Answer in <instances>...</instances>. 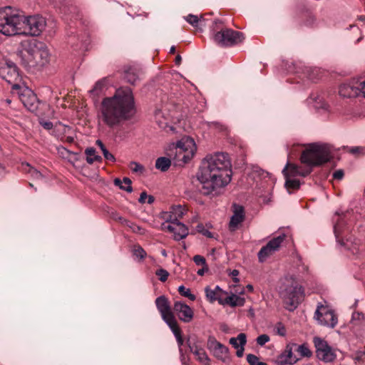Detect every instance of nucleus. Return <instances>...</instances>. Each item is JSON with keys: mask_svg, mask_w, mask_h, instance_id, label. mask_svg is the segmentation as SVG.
I'll list each match as a JSON object with an SVG mask.
<instances>
[{"mask_svg": "<svg viewBox=\"0 0 365 365\" xmlns=\"http://www.w3.org/2000/svg\"><path fill=\"white\" fill-rule=\"evenodd\" d=\"M231 162L227 153H216L207 155L201 162L196 174L204 195H215L220 188L227 185L232 179Z\"/></svg>", "mask_w": 365, "mask_h": 365, "instance_id": "f257e3e1", "label": "nucleus"}, {"mask_svg": "<svg viewBox=\"0 0 365 365\" xmlns=\"http://www.w3.org/2000/svg\"><path fill=\"white\" fill-rule=\"evenodd\" d=\"M136 113L131 88L120 87L113 96L104 98L98 114L99 123L113 129L131 120Z\"/></svg>", "mask_w": 365, "mask_h": 365, "instance_id": "f03ea898", "label": "nucleus"}, {"mask_svg": "<svg viewBox=\"0 0 365 365\" xmlns=\"http://www.w3.org/2000/svg\"><path fill=\"white\" fill-rule=\"evenodd\" d=\"M20 46L18 56L25 67H43L49 62L50 53L43 43L36 39L24 40Z\"/></svg>", "mask_w": 365, "mask_h": 365, "instance_id": "7ed1b4c3", "label": "nucleus"}, {"mask_svg": "<svg viewBox=\"0 0 365 365\" xmlns=\"http://www.w3.org/2000/svg\"><path fill=\"white\" fill-rule=\"evenodd\" d=\"M279 295L284 307L289 311H294L304 299V288L294 277H286L279 287Z\"/></svg>", "mask_w": 365, "mask_h": 365, "instance_id": "20e7f679", "label": "nucleus"}, {"mask_svg": "<svg viewBox=\"0 0 365 365\" xmlns=\"http://www.w3.org/2000/svg\"><path fill=\"white\" fill-rule=\"evenodd\" d=\"M24 15L11 6L0 9V33L8 36L21 35Z\"/></svg>", "mask_w": 365, "mask_h": 365, "instance_id": "39448f33", "label": "nucleus"}, {"mask_svg": "<svg viewBox=\"0 0 365 365\" xmlns=\"http://www.w3.org/2000/svg\"><path fill=\"white\" fill-rule=\"evenodd\" d=\"M220 20H215L212 26L214 41L220 46H233L242 43L245 36L244 34L232 29L225 28L222 26Z\"/></svg>", "mask_w": 365, "mask_h": 365, "instance_id": "423d86ee", "label": "nucleus"}, {"mask_svg": "<svg viewBox=\"0 0 365 365\" xmlns=\"http://www.w3.org/2000/svg\"><path fill=\"white\" fill-rule=\"evenodd\" d=\"M331 150L327 144L313 143L301 155V162L309 166H319L330 160Z\"/></svg>", "mask_w": 365, "mask_h": 365, "instance_id": "0eeeda50", "label": "nucleus"}, {"mask_svg": "<svg viewBox=\"0 0 365 365\" xmlns=\"http://www.w3.org/2000/svg\"><path fill=\"white\" fill-rule=\"evenodd\" d=\"M177 161H182L183 163H188L194 156L197 147L194 140L190 137H184L175 145Z\"/></svg>", "mask_w": 365, "mask_h": 365, "instance_id": "6e6552de", "label": "nucleus"}, {"mask_svg": "<svg viewBox=\"0 0 365 365\" xmlns=\"http://www.w3.org/2000/svg\"><path fill=\"white\" fill-rule=\"evenodd\" d=\"M24 25L22 26L21 35L33 36H39L46 25L45 19L38 15L28 17L24 16Z\"/></svg>", "mask_w": 365, "mask_h": 365, "instance_id": "1a4fd4ad", "label": "nucleus"}, {"mask_svg": "<svg viewBox=\"0 0 365 365\" xmlns=\"http://www.w3.org/2000/svg\"><path fill=\"white\" fill-rule=\"evenodd\" d=\"M314 319L321 326L334 328L338 322L337 317L334 312L328 306L322 303L317 304Z\"/></svg>", "mask_w": 365, "mask_h": 365, "instance_id": "9d476101", "label": "nucleus"}, {"mask_svg": "<svg viewBox=\"0 0 365 365\" xmlns=\"http://www.w3.org/2000/svg\"><path fill=\"white\" fill-rule=\"evenodd\" d=\"M0 77L11 86L13 89L19 88L21 78L16 65L11 61H6L0 66Z\"/></svg>", "mask_w": 365, "mask_h": 365, "instance_id": "9b49d317", "label": "nucleus"}, {"mask_svg": "<svg viewBox=\"0 0 365 365\" xmlns=\"http://www.w3.org/2000/svg\"><path fill=\"white\" fill-rule=\"evenodd\" d=\"M314 344L316 347L317 356L320 361L330 363L336 359V355L334 351L325 340L319 337H314Z\"/></svg>", "mask_w": 365, "mask_h": 365, "instance_id": "f8f14e48", "label": "nucleus"}, {"mask_svg": "<svg viewBox=\"0 0 365 365\" xmlns=\"http://www.w3.org/2000/svg\"><path fill=\"white\" fill-rule=\"evenodd\" d=\"M339 95L346 98H355L362 94L365 98V81L353 80L348 83H344L339 87Z\"/></svg>", "mask_w": 365, "mask_h": 365, "instance_id": "ddd939ff", "label": "nucleus"}, {"mask_svg": "<svg viewBox=\"0 0 365 365\" xmlns=\"http://www.w3.org/2000/svg\"><path fill=\"white\" fill-rule=\"evenodd\" d=\"M155 304L162 319L168 324L177 322L174 313L171 310L170 302L164 295L160 296L155 299Z\"/></svg>", "mask_w": 365, "mask_h": 365, "instance_id": "4468645a", "label": "nucleus"}, {"mask_svg": "<svg viewBox=\"0 0 365 365\" xmlns=\"http://www.w3.org/2000/svg\"><path fill=\"white\" fill-rule=\"evenodd\" d=\"M285 238L286 235L284 234H282L269 240L267 244L262 247L259 251V261L261 262H264L269 256L277 251Z\"/></svg>", "mask_w": 365, "mask_h": 365, "instance_id": "2eb2a0df", "label": "nucleus"}, {"mask_svg": "<svg viewBox=\"0 0 365 365\" xmlns=\"http://www.w3.org/2000/svg\"><path fill=\"white\" fill-rule=\"evenodd\" d=\"M285 238L286 235L284 234H282L269 240L267 244L262 247L259 251V261L261 262H264L269 256L277 251Z\"/></svg>", "mask_w": 365, "mask_h": 365, "instance_id": "dca6fc26", "label": "nucleus"}, {"mask_svg": "<svg viewBox=\"0 0 365 365\" xmlns=\"http://www.w3.org/2000/svg\"><path fill=\"white\" fill-rule=\"evenodd\" d=\"M208 349L212 351L214 356L222 361L229 360V349L217 341L214 337H210L207 341Z\"/></svg>", "mask_w": 365, "mask_h": 365, "instance_id": "f3484780", "label": "nucleus"}, {"mask_svg": "<svg viewBox=\"0 0 365 365\" xmlns=\"http://www.w3.org/2000/svg\"><path fill=\"white\" fill-rule=\"evenodd\" d=\"M174 312L179 319L185 323L190 322L194 317V312L186 304L181 302H175L173 305Z\"/></svg>", "mask_w": 365, "mask_h": 365, "instance_id": "a211bd4d", "label": "nucleus"}, {"mask_svg": "<svg viewBox=\"0 0 365 365\" xmlns=\"http://www.w3.org/2000/svg\"><path fill=\"white\" fill-rule=\"evenodd\" d=\"M163 228L173 233L175 240H180L188 235L187 227L179 221L169 222L168 225L163 224Z\"/></svg>", "mask_w": 365, "mask_h": 365, "instance_id": "6ab92c4d", "label": "nucleus"}, {"mask_svg": "<svg viewBox=\"0 0 365 365\" xmlns=\"http://www.w3.org/2000/svg\"><path fill=\"white\" fill-rule=\"evenodd\" d=\"M185 212L186 210L182 205H173L170 207V211L162 212L160 217L166 222H177L183 217Z\"/></svg>", "mask_w": 365, "mask_h": 365, "instance_id": "aec40b11", "label": "nucleus"}, {"mask_svg": "<svg viewBox=\"0 0 365 365\" xmlns=\"http://www.w3.org/2000/svg\"><path fill=\"white\" fill-rule=\"evenodd\" d=\"M296 344H287L284 351L280 354L275 360L277 365L294 364L298 359L293 356L292 348L296 346Z\"/></svg>", "mask_w": 365, "mask_h": 365, "instance_id": "412c9836", "label": "nucleus"}, {"mask_svg": "<svg viewBox=\"0 0 365 365\" xmlns=\"http://www.w3.org/2000/svg\"><path fill=\"white\" fill-rule=\"evenodd\" d=\"M234 210L233 215L231 217L229 228L230 230L233 232L235 231L240 223H242L245 220V210L244 207L242 205H233Z\"/></svg>", "mask_w": 365, "mask_h": 365, "instance_id": "4be33fe9", "label": "nucleus"}, {"mask_svg": "<svg viewBox=\"0 0 365 365\" xmlns=\"http://www.w3.org/2000/svg\"><path fill=\"white\" fill-rule=\"evenodd\" d=\"M165 111L166 109L157 110L155 112V120L160 128L173 130V127L170 123L174 121V117L170 115H165Z\"/></svg>", "mask_w": 365, "mask_h": 365, "instance_id": "5701e85b", "label": "nucleus"}, {"mask_svg": "<svg viewBox=\"0 0 365 365\" xmlns=\"http://www.w3.org/2000/svg\"><path fill=\"white\" fill-rule=\"evenodd\" d=\"M20 100L29 110L36 112L38 107L37 96L30 91L20 96Z\"/></svg>", "mask_w": 365, "mask_h": 365, "instance_id": "b1692460", "label": "nucleus"}, {"mask_svg": "<svg viewBox=\"0 0 365 365\" xmlns=\"http://www.w3.org/2000/svg\"><path fill=\"white\" fill-rule=\"evenodd\" d=\"M206 297L210 302L218 301L219 304H224L222 297L227 292H224L219 286H216L214 289L210 287L205 289Z\"/></svg>", "mask_w": 365, "mask_h": 365, "instance_id": "393cba45", "label": "nucleus"}, {"mask_svg": "<svg viewBox=\"0 0 365 365\" xmlns=\"http://www.w3.org/2000/svg\"><path fill=\"white\" fill-rule=\"evenodd\" d=\"M188 346L191 352H192L196 356L197 359L201 363L206 364L209 361V358L204 350V349L197 346H192L188 344Z\"/></svg>", "mask_w": 365, "mask_h": 365, "instance_id": "a878e982", "label": "nucleus"}, {"mask_svg": "<svg viewBox=\"0 0 365 365\" xmlns=\"http://www.w3.org/2000/svg\"><path fill=\"white\" fill-rule=\"evenodd\" d=\"M299 169H301V166L287 163L282 173L284 177L293 178L299 176Z\"/></svg>", "mask_w": 365, "mask_h": 365, "instance_id": "bb28decb", "label": "nucleus"}, {"mask_svg": "<svg viewBox=\"0 0 365 365\" xmlns=\"http://www.w3.org/2000/svg\"><path fill=\"white\" fill-rule=\"evenodd\" d=\"M170 329L172 330L173 334L175 335L176 338L177 343L178 344L179 347H181L183 344L184 340L182 336V331L180 328L178 326V322H175L173 324H170L168 325ZM180 351H181L182 349L180 348Z\"/></svg>", "mask_w": 365, "mask_h": 365, "instance_id": "cd10ccee", "label": "nucleus"}, {"mask_svg": "<svg viewBox=\"0 0 365 365\" xmlns=\"http://www.w3.org/2000/svg\"><path fill=\"white\" fill-rule=\"evenodd\" d=\"M245 302V301L244 298H242L234 294L227 297L223 301L224 304H229L231 307L243 306Z\"/></svg>", "mask_w": 365, "mask_h": 365, "instance_id": "c85d7f7f", "label": "nucleus"}, {"mask_svg": "<svg viewBox=\"0 0 365 365\" xmlns=\"http://www.w3.org/2000/svg\"><path fill=\"white\" fill-rule=\"evenodd\" d=\"M85 154L86 155V162L91 165L94 162H101L102 158L96 155V151L94 148H88L85 150Z\"/></svg>", "mask_w": 365, "mask_h": 365, "instance_id": "c756f323", "label": "nucleus"}, {"mask_svg": "<svg viewBox=\"0 0 365 365\" xmlns=\"http://www.w3.org/2000/svg\"><path fill=\"white\" fill-rule=\"evenodd\" d=\"M131 183V180L126 177L123 178V181L118 178L114 180V184L115 185L119 186L121 190H125L128 192L133 191Z\"/></svg>", "mask_w": 365, "mask_h": 365, "instance_id": "7c9ffc66", "label": "nucleus"}, {"mask_svg": "<svg viewBox=\"0 0 365 365\" xmlns=\"http://www.w3.org/2000/svg\"><path fill=\"white\" fill-rule=\"evenodd\" d=\"M171 165V160L165 157H160L155 161V168L162 172L167 171Z\"/></svg>", "mask_w": 365, "mask_h": 365, "instance_id": "2f4dec72", "label": "nucleus"}, {"mask_svg": "<svg viewBox=\"0 0 365 365\" xmlns=\"http://www.w3.org/2000/svg\"><path fill=\"white\" fill-rule=\"evenodd\" d=\"M124 78L128 83L132 85H135L136 82L139 80V76L135 69L129 68L127 71H125L124 74Z\"/></svg>", "mask_w": 365, "mask_h": 365, "instance_id": "473e14b6", "label": "nucleus"}, {"mask_svg": "<svg viewBox=\"0 0 365 365\" xmlns=\"http://www.w3.org/2000/svg\"><path fill=\"white\" fill-rule=\"evenodd\" d=\"M185 21L192 25L195 28H200L202 25V21H204L202 16L198 17L196 15L189 14L187 16L184 17Z\"/></svg>", "mask_w": 365, "mask_h": 365, "instance_id": "72a5a7b5", "label": "nucleus"}, {"mask_svg": "<svg viewBox=\"0 0 365 365\" xmlns=\"http://www.w3.org/2000/svg\"><path fill=\"white\" fill-rule=\"evenodd\" d=\"M23 166H26L24 170L30 174L34 179L40 180L43 178L41 173L31 167L29 163L23 164Z\"/></svg>", "mask_w": 365, "mask_h": 365, "instance_id": "f704fd0d", "label": "nucleus"}, {"mask_svg": "<svg viewBox=\"0 0 365 365\" xmlns=\"http://www.w3.org/2000/svg\"><path fill=\"white\" fill-rule=\"evenodd\" d=\"M334 234H335V236H336V241L339 244H340L341 246H344V247H347V242H345L344 241V239H343V237H342V231L341 230V228H340V224L339 222H337L335 225H334ZM349 240H346V242H348Z\"/></svg>", "mask_w": 365, "mask_h": 365, "instance_id": "c9c22d12", "label": "nucleus"}, {"mask_svg": "<svg viewBox=\"0 0 365 365\" xmlns=\"http://www.w3.org/2000/svg\"><path fill=\"white\" fill-rule=\"evenodd\" d=\"M238 339L240 344V347L237 349L236 355L238 357H242L244 352V346L247 343V336L245 333H240L238 334Z\"/></svg>", "mask_w": 365, "mask_h": 365, "instance_id": "e433bc0d", "label": "nucleus"}, {"mask_svg": "<svg viewBox=\"0 0 365 365\" xmlns=\"http://www.w3.org/2000/svg\"><path fill=\"white\" fill-rule=\"evenodd\" d=\"M286 179L285 181V187L289 190H298L300 187V182L297 179H292V178L284 177Z\"/></svg>", "mask_w": 365, "mask_h": 365, "instance_id": "4c0bfd02", "label": "nucleus"}, {"mask_svg": "<svg viewBox=\"0 0 365 365\" xmlns=\"http://www.w3.org/2000/svg\"><path fill=\"white\" fill-rule=\"evenodd\" d=\"M352 359L356 363L365 364V346L356 351L352 356Z\"/></svg>", "mask_w": 365, "mask_h": 365, "instance_id": "58836bf2", "label": "nucleus"}, {"mask_svg": "<svg viewBox=\"0 0 365 365\" xmlns=\"http://www.w3.org/2000/svg\"><path fill=\"white\" fill-rule=\"evenodd\" d=\"M133 255L140 259H143L146 257V252L140 245H134L133 248Z\"/></svg>", "mask_w": 365, "mask_h": 365, "instance_id": "ea45409f", "label": "nucleus"}, {"mask_svg": "<svg viewBox=\"0 0 365 365\" xmlns=\"http://www.w3.org/2000/svg\"><path fill=\"white\" fill-rule=\"evenodd\" d=\"M117 220H118L121 224H123V225H126V226H128V227H130V228L133 230V231L134 232H140V230H141V228H140L139 226H138V225H136L133 224V222H130V221L127 220L126 219H125V218H123V217H118L117 218Z\"/></svg>", "mask_w": 365, "mask_h": 365, "instance_id": "a19ab883", "label": "nucleus"}, {"mask_svg": "<svg viewBox=\"0 0 365 365\" xmlns=\"http://www.w3.org/2000/svg\"><path fill=\"white\" fill-rule=\"evenodd\" d=\"M178 290L182 296H183L185 297H187L191 301L195 300V299H196L195 295L192 294L190 292V290L189 289L185 288L183 285L180 286L178 287Z\"/></svg>", "mask_w": 365, "mask_h": 365, "instance_id": "79ce46f5", "label": "nucleus"}, {"mask_svg": "<svg viewBox=\"0 0 365 365\" xmlns=\"http://www.w3.org/2000/svg\"><path fill=\"white\" fill-rule=\"evenodd\" d=\"M105 80H100L98 82L96 83L93 89L90 91V93H92L94 96H98L103 88L105 86Z\"/></svg>", "mask_w": 365, "mask_h": 365, "instance_id": "37998d69", "label": "nucleus"}, {"mask_svg": "<svg viewBox=\"0 0 365 365\" xmlns=\"http://www.w3.org/2000/svg\"><path fill=\"white\" fill-rule=\"evenodd\" d=\"M297 351L302 357H310L312 356V351L305 344L298 346Z\"/></svg>", "mask_w": 365, "mask_h": 365, "instance_id": "c03bdc74", "label": "nucleus"}, {"mask_svg": "<svg viewBox=\"0 0 365 365\" xmlns=\"http://www.w3.org/2000/svg\"><path fill=\"white\" fill-rule=\"evenodd\" d=\"M247 361L250 365H267L264 362H262L259 361V358L252 354H249L247 355Z\"/></svg>", "mask_w": 365, "mask_h": 365, "instance_id": "a18cd8bd", "label": "nucleus"}, {"mask_svg": "<svg viewBox=\"0 0 365 365\" xmlns=\"http://www.w3.org/2000/svg\"><path fill=\"white\" fill-rule=\"evenodd\" d=\"M129 168L133 173H143L145 171V168L140 163L132 161L129 165Z\"/></svg>", "mask_w": 365, "mask_h": 365, "instance_id": "49530a36", "label": "nucleus"}, {"mask_svg": "<svg viewBox=\"0 0 365 365\" xmlns=\"http://www.w3.org/2000/svg\"><path fill=\"white\" fill-rule=\"evenodd\" d=\"M155 274L158 277L159 280L164 282H165L169 276V273L165 269L160 268L155 272Z\"/></svg>", "mask_w": 365, "mask_h": 365, "instance_id": "de8ad7c7", "label": "nucleus"}, {"mask_svg": "<svg viewBox=\"0 0 365 365\" xmlns=\"http://www.w3.org/2000/svg\"><path fill=\"white\" fill-rule=\"evenodd\" d=\"M274 330L279 336H284L286 335V328L282 323H277L274 327Z\"/></svg>", "mask_w": 365, "mask_h": 365, "instance_id": "09e8293b", "label": "nucleus"}, {"mask_svg": "<svg viewBox=\"0 0 365 365\" xmlns=\"http://www.w3.org/2000/svg\"><path fill=\"white\" fill-rule=\"evenodd\" d=\"M193 261L197 265L207 266L205 258L201 255H195L193 257Z\"/></svg>", "mask_w": 365, "mask_h": 365, "instance_id": "8fccbe9b", "label": "nucleus"}, {"mask_svg": "<svg viewBox=\"0 0 365 365\" xmlns=\"http://www.w3.org/2000/svg\"><path fill=\"white\" fill-rule=\"evenodd\" d=\"M312 171V166L307 165L306 167H302L299 169V176L306 177L309 175Z\"/></svg>", "mask_w": 365, "mask_h": 365, "instance_id": "3c124183", "label": "nucleus"}, {"mask_svg": "<svg viewBox=\"0 0 365 365\" xmlns=\"http://www.w3.org/2000/svg\"><path fill=\"white\" fill-rule=\"evenodd\" d=\"M256 341L258 345L263 346L269 341V336L267 334H261L257 338Z\"/></svg>", "mask_w": 365, "mask_h": 365, "instance_id": "603ef678", "label": "nucleus"}, {"mask_svg": "<svg viewBox=\"0 0 365 365\" xmlns=\"http://www.w3.org/2000/svg\"><path fill=\"white\" fill-rule=\"evenodd\" d=\"M344 170H337L333 173V178L335 180H341L344 177Z\"/></svg>", "mask_w": 365, "mask_h": 365, "instance_id": "864d4df0", "label": "nucleus"}, {"mask_svg": "<svg viewBox=\"0 0 365 365\" xmlns=\"http://www.w3.org/2000/svg\"><path fill=\"white\" fill-rule=\"evenodd\" d=\"M40 124L41 125V126L46 129V130H51L53 128V123L51 121H44V120H41L40 121Z\"/></svg>", "mask_w": 365, "mask_h": 365, "instance_id": "5fc2aeb1", "label": "nucleus"}, {"mask_svg": "<svg viewBox=\"0 0 365 365\" xmlns=\"http://www.w3.org/2000/svg\"><path fill=\"white\" fill-rule=\"evenodd\" d=\"M238 336L236 338L232 337L230 339V344H232L234 348L238 349L240 347V343L238 344Z\"/></svg>", "mask_w": 365, "mask_h": 365, "instance_id": "6e6d98bb", "label": "nucleus"}, {"mask_svg": "<svg viewBox=\"0 0 365 365\" xmlns=\"http://www.w3.org/2000/svg\"><path fill=\"white\" fill-rule=\"evenodd\" d=\"M104 158L107 160H109V161H111V162H115V158L114 157V155L110 153L109 151L108 152H106L105 154L103 155Z\"/></svg>", "mask_w": 365, "mask_h": 365, "instance_id": "4d7b16f0", "label": "nucleus"}, {"mask_svg": "<svg viewBox=\"0 0 365 365\" xmlns=\"http://www.w3.org/2000/svg\"><path fill=\"white\" fill-rule=\"evenodd\" d=\"M147 197H148V195H147V193L145 192H141V194L140 195V197L138 199L139 202L140 203H145Z\"/></svg>", "mask_w": 365, "mask_h": 365, "instance_id": "13d9d810", "label": "nucleus"}, {"mask_svg": "<svg viewBox=\"0 0 365 365\" xmlns=\"http://www.w3.org/2000/svg\"><path fill=\"white\" fill-rule=\"evenodd\" d=\"M207 270H208L207 266L203 267L202 269H200L197 273L198 275L202 276L204 274L205 272L207 271Z\"/></svg>", "mask_w": 365, "mask_h": 365, "instance_id": "bf43d9fd", "label": "nucleus"}, {"mask_svg": "<svg viewBox=\"0 0 365 365\" xmlns=\"http://www.w3.org/2000/svg\"><path fill=\"white\" fill-rule=\"evenodd\" d=\"M181 61H182V58H181L180 55H179V54L177 55L175 57V64L179 66L181 63Z\"/></svg>", "mask_w": 365, "mask_h": 365, "instance_id": "052dcab7", "label": "nucleus"}, {"mask_svg": "<svg viewBox=\"0 0 365 365\" xmlns=\"http://www.w3.org/2000/svg\"><path fill=\"white\" fill-rule=\"evenodd\" d=\"M360 150H361V148L355 147V148H352L350 151L353 154H356V153H359L360 152Z\"/></svg>", "mask_w": 365, "mask_h": 365, "instance_id": "680f3d73", "label": "nucleus"}, {"mask_svg": "<svg viewBox=\"0 0 365 365\" xmlns=\"http://www.w3.org/2000/svg\"><path fill=\"white\" fill-rule=\"evenodd\" d=\"M147 198H148V201H147V202H148V204H152V203L154 202V200H155L154 197H153V196H152V195H148V197H147Z\"/></svg>", "mask_w": 365, "mask_h": 365, "instance_id": "e2e57ef3", "label": "nucleus"}, {"mask_svg": "<svg viewBox=\"0 0 365 365\" xmlns=\"http://www.w3.org/2000/svg\"><path fill=\"white\" fill-rule=\"evenodd\" d=\"M66 142L68 143H72L74 142V138L72 136H67L66 138Z\"/></svg>", "mask_w": 365, "mask_h": 365, "instance_id": "0e129e2a", "label": "nucleus"}, {"mask_svg": "<svg viewBox=\"0 0 365 365\" xmlns=\"http://www.w3.org/2000/svg\"><path fill=\"white\" fill-rule=\"evenodd\" d=\"M96 144L100 147V148H101H101H103L105 147V145H103V143H102V141H101V140H98L96 141Z\"/></svg>", "mask_w": 365, "mask_h": 365, "instance_id": "69168bd1", "label": "nucleus"}, {"mask_svg": "<svg viewBox=\"0 0 365 365\" xmlns=\"http://www.w3.org/2000/svg\"><path fill=\"white\" fill-rule=\"evenodd\" d=\"M204 235L205 236H207L209 237H212V234L210 232L206 230L204 233H203Z\"/></svg>", "mask_w": 365, "mask_h": 365, "instance_id": "338daca9", "label": "nucleus"}, {"mask_svg": "<svg viewBox=\"0 0 365 365\" xmlns=\"http://www.w3.org/2000/svg\"><path fill=\"white\" fill-rule=\"evenodd\" d=\"M170 53L174 54L175 53V47L172 46L170 49Z\"/></svg>", "mask_w": 365, "mask_h": 365, "instance_id": "774afa93", "label": "nucleus"}]
</instances>
